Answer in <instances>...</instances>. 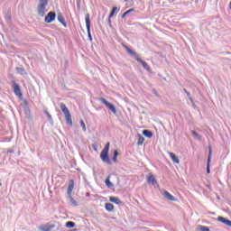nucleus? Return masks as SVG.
Listing matches in <instances>:
<instances>
[{
  "mask_svg": "<svg viewBox=\"0 0 231 231\" xmlns=\"http://www.w3.org/2000/svg\"><path fill=\"white\" fill-rule=\"evenodd\" d=\"M55 19H57V14L53 11H51L45 16L44 22L47 23V24H50L51 23H53Z\"/></svg>",
  "mask_w": 231,
  "mask_h": 231,
  "instance_id": "6",
  "label": "nucleus"
},
{
  "mask_svg": "<svg viewBox=\"0 0 231 231\" xmlns=\"http://www.w3.org/2000/svg\"><path fill=\"white\" fill-rule=\"evenodd\" d=\"M23 104H24V106H28V101L24 100Z\"/></svg>",
  "mask_w": 231,
  "mask_h": 231,
  "instance_id": "40",
  "label": "nucleus"
},
{
  "mask_svg": "<svg viewBox=\"0 0 231 231\" xmlns=\"http://www.w3.org/2000/svg\"><path fill=\"white\" fill-rule=\"evenodd\" d=\"M92 147H93L94 151H97L98 146H97V144H93Z\"/></svg>",
  "mask_w": 231,
  "mask_h": 231,
  "instance_id": "37",
  "label": "nucleus"
},
{
  "mask_svg": "<svg viewBox=\"0 0 231 231\" xmlns=\"http://www.w3.org/2000/svg\"><path fill=\"white\" fill-rule=\"evenodd\" d=\"M143 142H145V138L142 134H138L137 145H143Z\"/></svg>",
  "mask_w": 231,
  "mask_h": 231,
  "instance_id": "23",
  "label": "nucleus"
},
{
  "mask_svg": "<svg viewBox=\"0 0 231 231\" xmlns=\"http://www.w3.org/2000/svg\"><path fill=\"white\" fill-rule=\"evenodd\" d=\"M136 60H137V62H140V64H142L143 68H144V69H146V71L151 70V67L149 66V64H147V62L143 61V60H142V58L136 57Z\"/></svg>",
  "mask_w": 231,
  "mask_h": 231,
  "instance_id": "10",
  "label": "nucleus"
},
{
  "mask_svg": "<svg viewBox=\"0 0 231 231\" xmlns=\"http://www.w3.org/2000/svg\"><path fill=\"white\" fill-rule=\"evenodd\" d=\"M123 48L125 49L126 52L128 53V55H131L132 57H138V55L136 54V52H134V51H133L131 48H129L127 45L123 44Z\"/></svg>",
  "mask_w": 231,
  "mask_h": 231,
  "instance_id": "13",
  "label": "nucleus"
},
{
  "mask_svg": "<svg viewBox=\"0 0 231 231\" xmlns=\"http://www.w3.org/2000/svg\"><path fill=\"white\" fill-rule=\"evenodd\" d=\"M5 20H7V21H12V16H11L9 14H7L5 15Z\"/></svg>",
  "mask_w": 231,
  "mask_h": 231,
  "instance_id": "34",
  "label": "nucleus"
},
{
  "mask_svg": "<svg viewBox=\"0 0 231 231\" xmlns=\"http://www.w3.org/2000/svg\"><path fill=\"white\" fill-rule=\"evenodd\" d=\"M108 24L111 26V18L108 16Z\"/></svg>",
  "mask_w": 231,
  "mask_h": 231,
  "instance_id": "39",
  "label": "nucleus"
},
{
  "mask_svg": "<svg viewBox=\"0 0 231 231\" xmlns=\"http://www.w3.org/2000/svg\"><path fill=\"white\" fill-rule=\"evenodd\" d=\"M152 93H153V95H155V97H160V95L158 94V91H156V88H152Z\"/></svg>",
  "mask_w": 231,
  "mask_h": 231,
  "instance_id": "33",
  "label": "nucleus"
},
{
  "mask_svg": "<svg viewBox=\"0 0 231 231\" xmlns=\"http://www.w3.org/2000/svg\"><path fill=\"white\" fill-rule=\"evenodd\" d=\"M184 92L187 95V97H190V92L187 91V89L184 88Z\"/></svg>",
  "mask_w": 231,
  "mask_h": 231,
  "instance_id": "35",
  "label": "nucleus"
},
{
  "mask_svg": "<svg viewBox=\"0 0 231 231\" xmlns=\"http://www.w3.org/2000/svg\"><path fill=\"white\" fill-rule=\"evenodd\" d=\"M162 194L165 198V199H168V201H176V198H174V196L171 195V193H169V191L163 189Z\"/></svg>",
  "mask_w": 231,
  "mask_h": 231,
  "instance_id": "9",
  "label": "nucleus"
},
{
  "mask_svg": "<svg viewBox=\"0 0 231 231\" xmlns=\"http://www.w3.org/2000/svg\"><path fill=\"white\" fill-rule=\"evenodd\" d=\"M170 158L172 160L173 163H180V159L173 152H170Z\"/></svg>",
  "mask_w": 231,
  "mask_h": 231,
  "instance_id": "20",
  "label": "nucleus"
},
{
  "mask_svg": "<svg viewBox=\"0 0 231 231\" xmlns=\"http://www.w3.org/2000/svg\"><path fill=\"white\" fill-rule=\"evenodd\" d=\"M15 69H16L17 73H19L20 75H27L26 70H24V68H23V67H16Z\"/></svg>",
  "mask_w": 231,
  "mask_h": 231,
  "instance_id": "22",
  "label": "nucleus"
},
{
  "mask_svg": "<svg viewBox=\"0 0 231 231\" xmlns=\"http://www.w3.org/2000/svg\"><path fill=\"white\" fill-rule=\"evenodd\" d=\"M208 151H209V152H208V156L206 171H207L208 174H210V162L212 160V146H208Z\"/></svg>",
  "mask_w": 231,
  "mask_h": 231,
  "instance_id": "8",
  "label": "nucleus"
},
{
  "mask_svg": "<svg viewBox=\"0 0 231 231\" xmlns=\"http://www.w3.org/2000/svg\"><path fill=\"white\" fill-rule=\"evenodd\" d=\"M109 201L116 203V205H124V202L118 199V197H110Z\"/></svg>",
  "mask_w": 231,
  "mask_h": 231,
  "instance_id": "15",
  "label": "nucleus"
},
{
  "mask_svg": "<svg viewBox=\"0 0 231 231\" xmlns=\"http://www.w3.org/2000/svg\"><path fill=\"white\" fill-rule=\"evenodd\" d=\"M65 226H66V228H75L76 224H75V222H73V221H68V222L65 224Z\"/></svg>",
  "mask_w": 231,
  "mask_h": 231,
  "instance_id": "25",
  "label": "nucleus"
},
{
  "mask_svg": "<svg viewBox=\"0 0 231 231\" xmlns=\"http://www.w3.org/2000/svg\"><path fill=\"white\" fill-rule=\"evenodd\" d=\"M199 230H200V231H210V228L207 226H199Z\"/></svg>",
  "mask_w": 231,
  "mask_h": 231,
  "instance_id": "30",
  "label": "nucleus"
},
{
  "mask_svg": "<svg viewBox=\"0 0 231 231\" xmlns=\"http://www.w3.org/2000/svg\"><path fill=\"white\" fill-rule=\"evenodd\" d=\"M147 182L152 184L153 187H155V185H158V181H156V178H154V175H150L147 178Z\"/></svg>",
  "mask_w": 231,
  "mask_h": 231,
  "instance_id": "16",
  "label": "nucleus"
},
{
  "mask_svg": "<svg viewBox=\"0 0 231 231\" xmlns=\"http://www.w3.org/2000/svg\"><path fill=\"white\" fill-rule=\"evenodd\" d=\"M7 152H10L11 154L14 153V150H7Z\"/></svg>",
  "mask_w": 231,
  "mask_h": 231,
  "instance_id": "38",
  "label": "nucleus"
},
{
  "mask_svg": "<svg viewBox=\"0 0 231 231\" xmlns=\"http://www.w3.org/2000/svg\"><path fill=\"white\" fill-rule=\"evenodd\" d=\"M85 23L87 26L88 41L91 42L93 41V36H91V19L89 18V14L85 15Z\"/></svg>",
  "mask_w": 231,
  "mask_h": 231,
  "instance_id": "4",
  "label": "nucleus"
},
{
  "mask_svg": "<svg viewBox=\"0 0 231 231\" xmlns=\"http://www.w3.org/2000/svg\"><path fill=\"white\" fill-rule=\"evenodd\" d=\"M48 3H50V0H39V3L37 5V14L40 15V17H44L46 15V6H48Z\"/></svg>",
  "mask_w": 231,
  "mask_h": 231,
  "instance_id": "1",
  "label": "nucleus"
},
{
  "mask_svg": "<svg viewBox=\"0 0 231 231\" xmlns=\"http://www.w3.org/2000/svg\"><path fill=\"white\" fill-rule=\"evenodd\" d=\"M117 160H118V150H115V151H114V155H113V157H112V161H113L115 163H116Z\"/></svg>",
  "mask_w": 231,
  "mask_h": 231,
  "instance_id": "27",
  "label": "nucleus"
},
{
  "mask_svg": "<svg viewBox=\"0 0 231 231\" xmlns=\"http://www.w3.org/2000/svg\"><path fill=\"white\" fill-rule=\"evenodd\" d=\"M191 134H192V136H194V138H196V140L201 141V135H199V134H198V132L192 130Z\"/></svg>",
  "mask_w": 231,
  "mask_h": 231,
  "instance_id": "26",
  "label": "nucleus"
},
{
  "mask_svg": "<svg viewBox=\"0 0 231 231\" xmlns=\"http://www.w3.org/2000/svg\"><path fill=\"white\" fill-rule=\"evenodd\" d=\"M193 107H196V103H191Z\"/></svg>",
  "mask_w": 231,
  "mask_h": 231,
  "instance_id": "41",
  "label": "nucleus"
},
{
  "mask_svg": "<svg viewBox=\"0 0 231 231\" xmlns=\"http://www.w3.org/2000/svg\"><path fill=\"white\" fill-rule=\"evenodd\" d=\"M217 220L219 221V223L226 225V226H231V220L228 218H225V217H218Z\"/></svg>",
  "mask_w": 231,
  "mask_h": 231,
  "instance_id": "12",
  "label": "nucleus"
},
{
  "mask_svg": "<svg viewBox=\"0 0 231 231\" xmlns=\"http://www.w3.org/2000/svg\"><path fill=\"white\" fill-rule=\"evenodd\" d=\"M109 178H111L110 175L107 176V178L105 180V183L108 189H112V187H115V184H113V182H111V180Z\"/></svg>",
  "mask_w": 231,
  "mask_h": 231,
  "instance_id": "18",
  "label": "nucleus"
},
{
  "mask_svg": "<svg viewBox=\"0 0 231 231\" xmlns=\"http://www.w3.org/2000/svg\"><path fill=\"white\" fill-rule=\"evenodd\" d=\"M55 226L53 225H51L49 226H46V227H42V231H51V228H53Z\"/></svg>",
  "mask_w": 231,
  "mask_h": 231,
  "instance_id": "31",
  "label": "nucleus"
},
{
  "mask_svg": "<svg viewBox=\"0 0 231 231\" xmlns=\"http://www.w3.org/2000/svg\"><path fill=\"white\" fill-rule=\"evenodd\" d=\"M188 98L191 102V104H194V100H192V96H189Z\"/></svg>",
  "mask_w": 231,
  "mask_h": 231,
  "instance_id": "36",
  "label": "nucleus"
},
{
  "mask_svg": "<svg viewBox=\"0 0 231 231\" xmlns=\"http://www.w3.org/2000/svg\"><path fill=\"white\" fill-rule=\"evenodd\" d=\"M105 208L107 212H113V210H115V206L112 203H106Z\"/></svg>",
  "mask_w": 231,
  "mask_h": 231,
  "instance_id": "19",
  "label": "nucleus"
},
{
  "mask_svg": "<svg viewBox=\"0 0 231 231\" xmlns=\"http://www.w3.org/2000/svg\"><path fill=\"white\" fill-rule=\"evenodd\" d=\"M12 88L14 89V95H16V97H19V98H23L21 86H19V84H17L15 81H12Z\"/></svg>",
  "mask_w": 231,
  "mask_h": 231,
  "instance_id": "7",
  "label": "nucleus"
},
{
  "mask_svg": "<svg viewBox=\"0 0 231 231\" xmlns=\"http://www.w3.org/2000/svg\"><path fill=\"white\" fill-rule=\"evenodd\" d=\"M109 147H110V143H106L105 145L104 149L102 150L100 153V158L104 163H106L107 165H111V160L109 159Z\"/></svg>",
  "mask_w": 231,
  "mask_h": 231,
  "instance_id": "2",
  "label": "nucleus"
},
{
  "mask_svg": "<svg viewBox=\"0 0 231 231\" xmlns=\"http://www.w3.org/2000/svg\"><path fill=\"white\" fill-rule=\"evenodd\" d=\"M73 189H75V185L73 184V180H71L69 184V187L67 189V195L68 198H70L72 192H73Z\"/></svg>",
  "mask_w": 231,
  "mask_h": 231,
  "instance_id": "14",
  "label": "nucleus"
},
{
  "mask_svg": "<svg viewBox=\"0 0 231 231\" xmlns=\"http://www.w3.org/2000/svg\"><path fill=\"white\" fill-rule=\"evenodd\" d=\"M68 198H69V203H71V205H72L73 207H79V202H77V200H75V199H73L72 196L68 197Z\"/></svg>",
  "mask_w": 231,
  "mask_h": 231,
  "instance_id": "24",
  "label": "nucleus"
},
{
  "mask_svg": "<svg viewBox=\"0 0 231 231\" xmlns=\"http://www.w3.org/2000/svg\"><path fill=\"white\" fill-rule=\"evenodd\" d=\"M80 125H81L83 131L86 132L87 131L86 123H84V120H80Z\"/></svg>",
  "mask_w": 231,
  "mask_h": 231,
  "instance_id": "32",
  "label": "nucleus"
},
{
  "mask_svg": "<svg viewBox=\"0 0 231 231\" xmlns=\"http://www.w3.org/2000/svg\"><path fill=\"white\" fill-rule=\"evenodd\" d=\"M131 12H134V8H131L129 10H127L126 12H125L122 15H121V19H125L126 15H129V14H131Z\"/></svg>",
  "mask_w": 231,
  "mask_h": 231,
  "instance_id": "28",
  "label": "nucleus"
},
{
  "mask_svg": "<svg viewBox=\"0 0 231 231\" xmlns=\"http://www.w3.org/2000/svg\"><path fill=\"white\" fill-rule=\"evenodd\" d=\"M143 134L146 138H152V132L151 130H143Z\"/></svg>",
  "mask_w": 231,
  "mask_h": 231,
  "instance_id": "21",
  "label": "nucleus"
},
{
  "mask_svg": "<svg viewBox=\"0 0 231 231\" xmlns=\"http://www.w3.org/2000/svg\"><path fill=\"white\" fill-rule=\"evenodd\" d=\"M58 21L64 26V28H68V23H66V19L62 15V13L58 14Z\"/></svg>",
  "mask_w": 231,
  "mask_h": 231,
  "instance_id": "11",
  "label": "nucleus"
},
{
  "mask_svg": "<svg viewBox=\"0 0 231 231\" xmlns=\"http://www.w3.org/2000/svg\"><path fill=\"white\" fill-rule=\"evenodd\" d=\"M3 186V184L0 182V187H2Z\"/></svg>",
  "mask_w": 231,
  "mask_h": 231,
  "instance_id": "43",
  "label": "nucleus"
},
{
  "mask_svg": "<svg viewBox=\"0 0 231 231\" xmlns=\"http://www.w3.org/2000/svg\"><path fill=\"white\" fill-rule=\"evenodd\" d=\"M60 107L65 116V120L68 125H73V120L71 119V113H69V109H68V106H66V104L60 103Z\"/></svg>",
  "mask_w": 231,
  "mask_h": 231,
  "instance_id": "3",
  "label": "nucleus"
},
{
  "mask_svg": "<svg viewBox=\"0 0 231 231\" xmlns=\"http://www.w3.org/2000/svg\"><path fill=\"white\" fill-rule=\"evenodd\" d=\"M99 100L100 102H102V104L106 105V107H107L109 111H111L114 115H116V107H115V105L111 104L109 101H107L104 97L99 98Z\"/></svg>",
  "mask_w": 231,
  "mask_h": 231,
  "instance_id": "5",
  "label": "nucleus"
},
{
  "mask_svg": "<svg viewBox=\"0 0 231 231\" xmlns=\"http://www.w3.org/2000/svg\"><path fill=\"white\" fill-rule=\"evenodd\" d=\"M44 114L47 115V118H48L49 122L53 124V118L51 117V115L50 114V112H48V110H44Z\"/></svg>",
  "mask_w": 231,
  "mask_h": 231,
  "instance_id": "29",
  "label": "nucleus"
},
{
  "mask_svg": "<svg viewBox=\"0 0 231 231\" xmlns=\"http://www.w3.org/2000/svg\"><path fill=\"white\" fill-rule=\"evenodd\" d=\"M226 53L230 54V51H227V52H226Z\"/></svg>",
  "mask_w": 231,
  "mask_h": 231,
  "instance_id": "42",
  "label": "nucleus"
},
{
  "mask_svg": "<svg viewBox=\"0 0 231 231\" xmlns=\"http://www.w3.org/2000/svg\"><path fill=\"white\" fill-rule=\"evenodd\" d=\"M119 12H120V8L114 6L110 12L109 19H111L112 17H115V15H116V14Z\"/></svg>",
  "mask_w": 231,
  "mask_h": 231,
  "instance_id": "17",
  "label": "nucleus"
}]
</instances>
